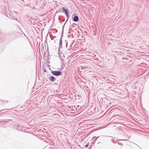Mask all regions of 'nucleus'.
Instances as JSON below:
<instances>
[{"mask_svg":"<svg viewBox=\"0 0 149 149\" xmlns=\"http://www.w3.org/2000/svg\"><path fill=\"white\" fill-rule=\"evenodd\" d=\"M61 9H62L63 12L65 13L67 17H69V11L68 9L67 8H65L64 7H63L62 8H60L59 9V10H60L59 11L61 10ZM59 12V11L58 10H57L56 12V13Z\"/></svg>","mask_w":149,"mask_h":149,"instance_id":"obj_1","label":"nucleus"},{"mask_svg":"<svg viewBox=\"0 0 149 149\" xmlns=\"http://www.w3.org/2000/svg\"><path fill=\"white\" fill-rule=\"evenodd\" d=\"M51 73L54 75L56 76H59L62 74V72L59 71H52Z\"/></svg>","mask_w":149,"mask_h":149,"instance_id":"obj_2","label":"nucleus"},{"mask_svg":"<svg viewBox=\"0 0 149 149\" xmlns=\"http://www.w3.org/2000/svg\"><path fill=\"white\" fill-rule=\"evenodd\" d=\"M74 14H75V15H76V14L74 13ZM79 18L77 16L75 15L74 16L73 19V21L74 22H77L79 21Z\"/></svg>","mask_w":149,"mask_h":149,"instance_id":"obj_3","label":"nucleus"},{"mask_svg":"<svg viewBox=\"0 0 149 149\" xmlns=\"http://www.w3.org/2000/svg\"><path fill=\"white\" fill-rule=\"evenodd\" d=\"M49 80L52 82H54L55 80H56V79L53 76H52L49 77Z\"/></svg>","mask_w":149,"mask_h":149,"instance_id":"obj_4","label":"nucleus"},{"mask_svg":"<svg viewBox=\"0 0 149 149\" xmlns=\"http://www.w3.org/2000/svg\"><path fill=\"white\" fill-rule=\"evenodd\" d=\"M62 40H61V38L60 40V41L59 44V48L61 49L62 48Z\"/></svg>","mask_w":149,"mask_h":149,"instance_id":"obj_5","label":"nucleus"},{"mask_svg":"<svg viewBox=\"0 0 149 149\" xmlns=\"http://www.w3.org/2000/svg\"><path fill=\"white\" fill-rule=\"evenodd\" d=\"M40 130V129H39V130H38V138H40L38 136H40V135L41 134H41L42 133H43V130L42 131H40L39 130Z\"/></svg>","mask_w":149,"mask_h":149,"instance_id":"obj_6","label":"nucleus"},{"mask_svg":"<svg viewBox=\"0 0 149 149\" xmlns=\"http://www.w3.org/2000/svg\"><path fill=\"white\" fill-rule=\"evenodd\" d=\"M61 67L62 68L63 67L64 65V59H61Z\"/></svg>","mask_w":149,"mask_h":149,"instance_id":"obj_7","label":"nucleus"},{"mask_svg":"<svg viewBox=\"0 0 149 149\" xmlns=\"http://www.w3.org/2000/svg\"><path fill=\"white\" fill-rule=\"evenodd\" d=\"M60 49L58 48V54L59 55L62 54V52L60 51Z\"/></svg>","mask_w":149,"mask_h":149,"instance_id":"obj_8","label":"nucleus"},{"mask_svg":"<svg viewBox=\"0 0 149 149\" xmlns=\"http://www.w3.org/2000/svg\"><path fill=\"white\" fill-rule=\"evenodd\" d=\"M12 14H12H10V16H11V17H10L11 19H15V18L14 17H13V16H12V15H11Z\"/></svg>","mask_w":149,"mask_h":149,"instance_id":"obj_9","label":"nucleus"},{"mask_svg":"<svg viewBox=\"0 0 149 149\" xmlns=\"http://www.w3.org/2000/svg\"><path fill=\"white\" fill-rule=\"evenodd\" d=\"M116 141V139H111V141L113 143H116V142H115V141Z\"/></svg>","mask_w":149,"mask_h":149,"instance_id":"obj_10","label":"nucleus"},{"mask_svg":"<svg viewBox=\"0 0 149 149\" xmlns=\"http://www.w3.org/2000/svg\"><path fill=\"white\" fill-rule=\"evenodd\" d=\"M68 17H67V19L66 21V22H65V23L64 24V25L63 26V27H64L65 24L68 21Z\"/></svg>","mask_w":149,"mask_h":149,"instance_id":"obj_11","label":"nucleus"},{"mask_svg":"<svg viewBox=\"0 0 149 149\" xmlns=\"http://www.w3.org/2000/svg\"><path fill=\"white\" fill-rule=\"evenodd\" d=\"M88 146H89V144H86V145H85V148H87V147H88Z\"/></svg>","mask_w":149,"mask_h":149,"instance_id":"obj_12","label":"nucleus"},{"mask_svg":"<svg viewBox=\"0 0 149 149\" xmlns=\"http://www.w3.org/2000/svg\"><path fill=\"white\" fill-rule=\"evenodd\" d=\"M96 136L93 137L91 140L92 141L93 140H94L96 138Z\"/></svg>","mask_w":149,"mask_h":149,"instance_id":"obj_13","label":"nucleus"},{"mask_svg":"<svg viewBox=\"0 0 149 149\" xmlns=\"http://www.w3.org/2000/svg\"><path fill=\"white\" fill-rule=\"evenodd\" d=\"M43 71H44V72H46L47 71H46V69H45V68H43Z\"/></svg>","mask_w":149,"mask_h":149,"instance_id":"obj_14","label":"nucleus"},{"mask_svg":"<svg viewBox=\"0 0 149 149\" xmlns=\"http://www.w3.org/2000/svg\"><path fill=\"white\" fill-rule=\"evenodd\" d=\"M15 127H20V126L17 125H15Z\"/></svg>","mask_w":149,"mask_h":149,"instance_id":"obj_15","label":"nucleus"},{"mask_svg":"<svg viewBox=\"0 0 149 149\" xmlns=\"http://www.w3.org/2000/svg\"><path fill=\"white\" fill-rule=\"evenodd\" d=\"M118 144H119V145H123V144H122V143H120L119 142H118Z\"/></svg>","mask_w":149,"mask_h":149,"instance_id":"obj_16","label":"nucleus"},{"mask_svg":"<svg viewBox=\"0 0 149 149\" xmlns=\"http://www.w3.org/2000/svg\"><path fill=\"white\" fill-rule=\"evenodd\" d=\"M49 149H54L52 147H50L49 148Z\"/></svg>","mask_w":149,"mask_h":149,"instance_id":"obj_17","label":"nucleus"},{"mask_svg":"<svg viewBox=\"0 0 149 149\" xmlns=\"http://www.w3.org/2000/svg\"><path fill=\"white\" fill-rule=\"evenodd\" d=\"M47 63H50V62L49 61V60L47 61Z\"/></svg>","mask_w":149,"mask_h":149,"instance_id":"obj_18","label":"nucleus"},{"mask_svg":"<svg viewBox=\"0 0 149 149\" xmlns=\"http://www.w3.org/2000/svg\"><path fill=\"white\" fill-rule=\"evenodd\" d=\"M97 138H96L95 139V140H94V142H95V141H96V140H97Z\"/></svg>","mask_w":149,"mask_h":149,"instance_id":"obj_19","label":"nucleus"},{"mask_svg":"<svg viewBox=\"0 0 149 149\" xmlns=\"http://www.w3.org/2000/svg\"><path fill=\"white\" fill-rule=\"evenodd\" d=\"M41 125H39V126H38V127L40 126ZM39 128V127H38V129Z\"/></svg>","mask_w":149,"mask_h":149,"instance_id":"obj_20","label":"nucleus"},{"mask_svg":"<svg viewBox=\"0 0 149 149\" xmlns=\"http://www.w3.org/2000/svg\"><path fill=\"white\" fill-rule=\"evenodd\" d=\"M54 84L55 85H57L58 84L57 83H54Z\"/></svg>","mask_w":149,"mask_h":149,"instance_id":"obj_21","label":"nucleus"},{"mask_svg":"<svg viewBox=\"0 0 149 149\" xmlns=\"http://www.w3.org/2000/svg\"><path fill=\"white\" fill-rule=\"evenodd\" d=\"M62 36H63V35L62 34V35H61V39H62Z\"/></svg>","mask_w":149,"mask_h":149,"instance_id":"obj_22","label":"nucleus"},{"mask_svg":"<svg viewBox=\"0 0 149 149\" xmlns=\"http://www.w3.org/2000/svg\"><path fill=\"white\" fill-rule=\"evenodd\" d=\"M99 136H98L97 137V138H97V139H98V138H99Z\"/></svg>","mask_w":149,"mask_h":149,"instance_id":"obj_23","label":"nucleus"},{"mask_svg":"<svg viewBox=\"0 0 149 149\" xmlns=\"http://www.w3.org/2000/svg\"><path fill=\"white\" fill-rule=\"evenodd\" d=\"M36 47H37V43L36 45Z\"/></svg>","mask_w":149,"mask_h":149,"instance_id":"obj_24","label":"nucleus"},{"mask_svg":"<svg viewBox=\"0 0 149 149\" xmlns=\"http://www.w3.org/2000/svg\"><path fill=\"white\" fill-rule=\"evenodd\" d=\"M36 74H37V70H36Z\"/></svg>","mask_w":149,"mask_h":149,"instance_id":"obj_25","label":"nucleus"},{"mask_svg":"<svg viewBox=\"0 0 149 149\" xmlns=\"http://www.w3.org/2000/svg\"><path fill=\"white\" fill-rule=\"evenodd\" d=\"M46 116V115H43L42 116Z\"/></svg>","mask_w":149,"mask_h":149,"instance_id":"obj_26","label":"nucleus"},{"mask_svg":"<svg viewBox=\"0 0 149 149\" xmlns=\"http://www.w3.org/2000/svg\"><path fill=\"white\" fill-rule=\"evenodd\" d=\"M108 44H111V43L110 42V43H108Z\"/></svg>","mask_w":149,"mask_h":149,"instance_id":"obj_27","label":"nucleus"},{"mask_svg":"<svg viewBox=\"0 0 149 149\" xmlns=\"http://www.w3.org/2000/svg\"><path fill=\"white\" fill-rule=\"evenodd\" d=\"M108 44H111V43L110 42V43H108Z\"/></svg>","mask_w":149,"mask_h":149,"instance_id":"obj_28","label":"nucleus"},{"mask_svg":"<svg viewBox=\"0 0 149 149\" xmlns=\"http://www.w3.org/2000/svg\"><path fill=\"white\" fill-rule=\"evenodd\" d=\"M108 44H111V43L110 42V43H108Z\"/></svg>","mask_w":149,"mask_h":149,"instance_id":"obj_29","label":"nucleus"},{"mask_svg":"<svg viewBox=\"0 0 149 149\" xmlns=\"http://www.w3.org/2000/svg\"><path fill=\"white\" fill-rule=\"evenodd\" d=\"M38 29L39 30V31H40V29L38 28Z\"/></svg>","mask_w":149,"mask_h":149,"instance_id":"obj_30","label":"nucleus"},{"mask_svg":"<svg viewBox=\"0 0 149 149\" xmlns=\"http://www.w3.org/2000/svg\"><path fill=\"white\" fill-rule=\"evenodd\" d=\"M36 57H37V54H36Z\"/></svg>","mask_w":149,"mask_h":149,"instance_id":"obj_31","label":"nucleus"},{"mask_svg":"<svg viewBox=\"0 0 149 149\" xmlns=\"http://www.w3.org/2000/svg\"><path fill=\"white\" fill-rule=\"evenodd\" d=\"M38 38H40L39 37H38Z\"/></svg>","mask_w":149,"mask_h":149,"instance_id":"obj_32","label":"nucleus"},{"mask_svg":"<svg viewBox=\"0 0 149 149\" xmlns=\"http://www.w3.org/2000/svg\"><path fill=\"white\" fill-rule=\"evenodd\" d=\"M123 140V141H124V140Z\"/></svg>","mask_w":149,"mask_h":149,"instance_id":"obj_33","label":"nucleus"}]
</instances>
